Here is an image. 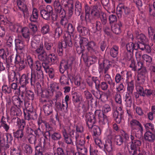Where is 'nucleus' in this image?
<instances>
[{"instance_id":"obj_1","label":"nucleus","mask_w":155,"mask_h":155,"mask_svg":"<svg viewBox=\"0 0 155 155\" xmlns=\"http://www.w3.org/2000/svg\"><path fill=\"white\" fill-rule=\"evenodd\" d=\"M33 64V69L31 70V87H35L36 84L41 82L44 77L41 63L37 61Z\"/></svg>"},{"instance_id":"obj_2","label":"nucleus","mask_w":155,"mask_h":155,"mask_svg":"<svg viewBox=\"0 0 155 155\" xmlns=\"http://www.w3.org/2000/svg\"><path fill=\"white\" fill-rule=\"evenodd\" d=\"M21 32L22 37H19L18 39L15 40L16 49L19 50L23 49L25 46L27 45L30 39V33L29 29L27 27H21Z\"/></svg>"},{"instance_id":"obj_3","label":"nucleus","mask_w":155,"mask_h":155,"mask_svg":"<svg viewBox=\"0 0 155 155\" xmlns=\"http://www.w3.org/2000/svg\"><path fill=\"white\" fill-rule=\"evenodd\" d=\"M19 78L20 88H22L24 91H25L27 89V85L29 83L30 81L31 82L30 74L28 73L23 74L20 76L19 73L14 72L13 75H10L8 76L9 81L11 82L14 81L15 79L16 81H18Z\"/></svg>"},{"instance_id":"obj_4","label":"nucleus","mask_w":155,"mask_h":155,"mask_svg":"<svg viewBox=\"0 0 155 155\" xmlns=\"http://www.w3.org/2000/svg\"><path fill=\"white\" fill-rule=\"evenodd\" d=\"M88 51V59L89 62H91L93 64L97 61V54L98 53V47L95 43L94 41L89 42L86 46Z\"/></svg>"},{"instance_id":"obj_5","label":"nucleus","mask_w":155,"mask_h":155,"mask_svg":"<svg viewBox=\"0 0 155 155\" xmlns=\"http://www.w3.org/2000/svg\"><path fill=\"white\" fill-rule=\"evenodd\" d=\"M91 116L88 114L86 117V125L87 126L89 131H91L93 133L94 136L96 137H98L101 134V130L100 128L97 126L94 125L96 123V119L93 117L92 114Z\"/></svg>"},{"instance_id":"obj_6","label":"nucleus","mask_w":155,"mask_h":155,"mask_svg":"<svg viewBox=\"0 0 155 155\" xmlns=\"http://www.w3.org/2000/svg\"><path fill=\"white\" fill-rule=\"evenodd\" d=\"M137 134H130V149L129 150V153L131 155H137L138 152H140V147L141 145V141L137 138Z\"/></svg>"},{"instance_id":"obj_7","label":"nucleus","mask_w":155,"mask_h":155,"mask_svg":"<svg viewBox=\"0 0 155 155\" xmlns=\"http://www.w3.org/2000/svg\"><path fill=\"white\" fill-rule=\"evenodd\" d=\"M0 57L3 60L4 64H6L7 71L9 72L11 68L13 66V60L15 55L9 54L8 52L6 53L4 49L1 48L0 49Z\"/></svg>"},{"instance_id":"obj_8","label":"nucleus","mask_w":155,"mask_h":155,"mask_svg":"<svg viewBox=\"0 0 155 155\" xmlns=\"http://www.w3.org/2000/svg\"><path fill=\"white\" fill-rule=\"evenodd\" d=\"M91 15L95 19L100 18L102 28V26L104 27L107 23V20L106 14L98 10L97 5L92 7Z\"/></svg>"},{"instance_id":"obj_9","label":"nucleus","mask_w":155,"mask_h":155,"mask_svg":"<svg viewBox=\"0 0 155 155\" xmlns=\"http://www.w3.org/2000/svg\"><path fill=\"white\" fill-rule=\"evenodd\" d=\"M80 19L82 21H85L86 23L90 22L92 24V29L93 30V32L95 33L97 31L101 32L102 29V25L100 21H95V20L91 19L89 16L87 17L85 14V16H84L83 13H81L80 16Z\"/></svg>"},{"instance_id":"obj_10","label":"nucleus","mask_w":155,"mask_h":155,"mask_svg":"<svg viewBox=\"0 0 155 155\" xmlns=\"http://www.w3.org/2000/svg\"><path fill=\"white\" fill-rule=\"evenodd\" d=\"M71 36V35H68L67 36H65L64 39V43L60 41L58 42L57 50L58 55L59 56H61L63 55L64 48H66L67 46L71 47L73 45Z\"/></svg>"},{"instance_id":"obj_11","label":"nucleus","mask_w":155,"mask_h":155,"mask_svg":"<svg viewBox=\"0 0 155 155\" xmlns=\"http://www.w3.org/2000/svg\"><path fill=\"white\" fill-rule=\"evenodd\" d=\"M88 114L90 116H91L92 114H93V117L96 119V122H97V118H98L99 123L102 124H104L106 123H108V117L107 116L104 114L101 110H96L94 112V114L91 112L86 113L85 114V121H86V117Z\"/></svg>"},{"instance_id":"obj_12","label":"nucleus","mask_w":155,"mask_h":155,"mask_svg":"<svg viewBox=\"0 0 155 155\" xmlns=\"http://www.w3.org/2000/svg\"><path fill=\"white\" fill-rule=\"evenodd\" d=\"M130 125L131 129L130 134H134L135 130L138 133V137H141L143 134V127L141 123L136 119H133L130 121Z\"/></svg>"},{"instance_id":"obj_13","label":"nucleus","mask_w":155,"mask_h":155,"mask_svg":"<svg viewBox=\"0 0 155 155\" xmlns=\"http://www.w3.org/2000/svg\"><path fill=\"white\" fill-rule=\"evenodd\" d=\"M35 91L38 95H41V100L43 102H48V100H49L48 98L53 95L52 91H51L48 88V90H42L40 87L35 89Z\"/></svg>"},{"instance_id":"obj_14","label":"nucleus","mask_w":155,"mask_h":155,"mask_svg":"<svg viewBox=\"0 0 155 155\" xmlns=\"http://www.w3.org/2000/svg\"><path fill=\"white\" fill-rule=\"evenodd\" d=\"M98 71L100 77L103 75L104 73H107L110 67L112 66V62L108 60H104L101 63H99Z\"/></svg>"},{"instance_id":"obj_15","label":"nucleus","mask_w":155,"mask_h":155,"mask_svg":"<svg viewBox=\"0 0 155 155\" xmlns=\"http://www.w3.org/2000/svg\"><path fill=\"white\" fill-rule=\"evenodd\" d=\"M86 82L91 89L97 90L100 82L99 78L96 76H92L86 79Z\"/></svg>"},{"instance_id":"obj_16","label":"nucleus","mask_w":155,"mask_h":155,"mask_svg":"<svg viewBox=\"0 0 155 155\" xmlns=\"http://www.w3.org/2000/svg\"><path fill=\"white\" fill-rule=\"evenodd\" d=\"M24 114L25 119L28 121L34 120L37 117V115L31 106L28 107L26 108V110H24Z\"/></svg>"},{"instance_id":"obj_17","label":"nucleus","mask_w":155,"mask_h":155,"mask_svg":"<svg viewBox=\"0 0 155 155\" xmlns=\"http://www.w3.org/2000/svg\"><path fill=\"white\" fill-rule=\"evenodd\" d=\"M74 59L71 58L68 60H62L60 62L59 67L60 72L63 74L64 71L70 68H71Z\"/></svg>"},{"instance_id":"obj_18","label":"nucleus","mask_w":155,"mask_h":155,"mask_svg":"<svg viewBox=\"0 0 155 155\" xmlns=\"http://www.w3.org/2000/svg\"><path fill=\"white\" fill-rule=\"evenodd\" d=\"M93 95L97 99L100 100L103 102H106L108 99L107 94L101 91H96L95 89L91 90Z\"/></svg>"},{"instance_id":"obj_19","label":"nucleus","mask_w":155,"mask_h":155,"mask_svg":"<svg viewBox=\"0 0 155 155\" xmlns=\"http://www.w3.org/2000/svg\"><path fill=\"white\" fill-rule=\"evenodd\" d=\"M131 74L130 72L127 71H122L120 73H117L115 77V80L117 83H122L125 80L126 76L127 78Z\"/></svg>"},{"instance_id":"obj_20","label":"nucleus","mask_w":155,"mask_h":155,"mask_svg":"<svg viewBox=\"0 0 155 155\" xmlns=\"http://www.w3.org/2000/svg\"><path fill=\"white\" fill-rule=\"evenodd\" d=\"M15 61L13 62L16 65L18 64L19 70L20 71L24 69L26 67L27 64V62L24 59L21 58L19 55L16 54L15 55Z\"/></svg>"},{"instance_id":"obj_21","label":"nucleus","mask_w":155,"mask_h":155,"mask_svg":"<svg viewBox=\"0 0 155 155\" xmlns=\"http://www.w3.org/2000/svg\"><path fill=\"white\" fill-rule=\"evenodd\" d=\"M52 7L50 5H47L46 8L40 10V13L42 17L45 20L50 19L52 15Z\"/></svg>"},{"instance_id":"obj_22","label":"nucleus","mask_w":155,"mask_h":155,"mask_svg":"<svg viewBox=\"0 0 155 155\" xmlns=\"http://www.w3.org/2000/svg\"><path fill=\"white\" fill-rule=\"evenodd\" d=\"M38 128L35 129V126L34 128V130L33 132L34 134L36 135V136L39 137L41 135L43 134L42 131L40 129V126H42V125H44L45 126V127L47 129L48 126H49V124L45 121L41 119H39L38 122Z\"/></svg>"},{"instance_id":"obj_23","label":"nucleus","mask_w":155,"mask_h":155,"mask_svg":"<svg viewBox=\"0 0 155 155\" xmlns=\"http://www.w3.org/2000/svg\"><path fill=\"white\" fill-rule=\"evenodd\" d=\"M46 104L43 106V108L44 113L46 116H48L51 114L52 112V104L53 102L51 100H48Z\"/></svg>"},{"instance_id":"obj_24","label":"nucleus","mask_w":155,"mask_h":155,"mask_svg":"<svg viewBox=\"0 0 155 155\" xmlns=\"http://www.w3.org/2000/svg\"><path fill=\"white\" fill-rule=\"evenodd\" d=\"M44 47L48 52L53 53L56 51V47L54 46L53 43L48 39L44 40Z\"/></svg>"},{"instance_id":"obj_25","label":"nucleus","mask_w":155,"mask_h":155,"mask_svg":"<svg viewBox=\"0 0 155 155\" xmlns=\"http://www.w3.org/2000/svg\"><path fill=\"white\" fill-rule=\"evenodd\" d=\"M53 6L55 12L58 14L61 15H64L65 13V11L62 8V6L58 0H55L54 2Z\"/></svg>"},{"instance_id":"obj_26","label":"nucleus","mask_w":155,"mask_h":155,"mask_svg":"<svg viewBox=\"0 0 155 155\" xmlns=\"http://www.w3.org/2000/svg\"><path fill=\"white\" fill-rule=\"evenodd\" d=\"M129 12V8L123 4H120L118 5L117 9V13L118 17H121L124 12L125 14H127Z\"/></svg>"},{"instance_id":"obj_27","label":"nucleus","mask_w":155,"mask_h":155,"mask_svg":"<svg viewBox=\"0 0 155 155\" xmlns=\"http://www.w3.org/2000/svg\"><path fill=\"white\" fill-rule=\"evenodd\" d=\"M18 95H14L12 97V102L15 106L19 107L23 106L25 104V100L23 98H21Z\"/></svg>"},{"instance_id":"obj_28","label":"nucleus","mask_w":155,"mask_h":155,"mask_svg":"<svg viewBox=\"0 0 155 155\" xmlns=\"http://www.w3.org/2000/svg\"><path fill=\"white\" fill-rule=\"evenodd\" d=\"M35 52L38 54V58L39 60L44 61L47 60L48 55L43 48L42 49H36Z\"/></svg>"},{"instance_id":"obj_29","label":"nucleus","mask_w":155,"mask_h":155,"mask_svg":"<svg viewBox=\"0 0 155 155\" xmlns=\"http://www.w3.org/2000/svg\"><path fill=\"white\" fill-rule=\"evenodd\" d=\"M147 42L143 43H135V48L137 50L140 49L142 51H144L147 53L151 52V48L149 45H147Z\"/></svg>"},{"instance_id":"obj_30","label":"nucleus","mask_w":155,"mask_h":155,"mask_svg":"<svg viewBox=\"0 0 155 155\" xmlns=\"http://www.w3.org/2000/svg\"><path fill=\"white\" fill-rule=\"evenodd\" d=\"M76 50L77 52L79 54H81V58L83 59L84 61L86 62H89L88 59V55L87 54H86L84 53L85 51V49L84 47L80 45L76 47Z\"/></svg>"},{"instance_id":"obj_31","label":"nucleus","mask_w":155,"mask_h":155,"mask_svg":"<svg viewBox=\"0 0 155 155\" xmlns=\"http://www.w3.org/2000/svg\"><path fill=\"white\" fill-rule=\"evenodd\" d=\"M14 137L18 140L25 142L26 140L25 136H24L23 130L18 129L13 133Z\"/></svg>"},{"instance_id":"obj_32","label":"nucleus","mask_w":155,"mask_h":155,"mask_svg":"<svg viewBox=\"0 0 155 155\" xmlns=\"http://www.w3.org/2000/svg\"><path fill=\"white\" fill-rule=\"evenodd\" d=\"M61 132L65 143L68 144L73 145L74 143L72 139L73 138L69 136V134L67 130L65 129L64 128L62 129Z\"/></svg>"},{"instance_id":"obj_33","label":"nucleus","mask_w":155,"mask_h":155,"mask_svg":"<svg viewBox=\"0 0 155 155\" xmlns=\"http://www.w3.org/2000/svg\"><path fill=\"white\" fill-rule=\"evenodd\" d=\"M145 140L149 142L153 143L155 141V133L154 131H147L144 134Z\"/></svg>"},{"instance_id":"obj_34","label":"nucleus","mask_w":155,"mask_h":155,"mask_svg":"<svg viewBox=\"0 0 155 155\" xmlns=\"http://www.w3.org/2000/svg\"><path fill=\"white\" fill-rule=\"evenodd\" d=\"M20 149L22 150L25 154L30 155L31 154L33 149L31 145L25 143H22L20 145Z\"/></svg>"},{"instance_id":"obj_35","label":"nucleus","mask_w":155,"mask_h":155,"mask_svg":"<svg viewBox=\"0 0 155 155\" xmlns=\"http://www.w3.org/2000/svg\"><path fill=\"white\" fill-rule=\"evenodd\" d=\"M103 149L104 151H107L109 153V155H113L111 153L112 151V142L110 139H107L105 140Z\"/></svg>"},{"instance_id":"obj_36","label":"nucleus","mask_w":155,"mask_h":155,"mask_svg":"<svg viewBox=\"0 0 155 155\" xmlns=\"http://www.w3.org/2000/svg\"><path fill=\"white\" fill-rule=\"evenodd\" d=\"M103 76L104 78V81L107 82L110 85L111 87H114L115 85V83L113 81V79H112L111 77L110 74L107 73H104Z\"/></svg>"},{"instance_id":"obj_37","label":"nucleus","mask_w":155,"mask_h":155,"mask_svg":"<svg viewBox=\"0 0 155 155\" xmlns=\"http://www.w3.org/2000/svg\"><path fill=\"white\" fill-rule=\"evenodd\" d=\"M77 28L80 35L85 36L88 34V30L87 28L82 26L80 23H78Z\"/></svg>"},{"instance_id":"obj_38","label":"nucleus","mask_w":155,"mask_h":155,"mask_svg":"<svg viewBox=\"0 0 155 155\" xmlns=\"http://www.w3.org/2000/svg\"><path fill=\"white\" fill-rule=\"evenodd\" d=\"M119 53V47L116 45L112 46L110 49V55L113 58H115L117 57Z\"/></svg>"},{"instance_id":"obj_39","label":"nucleus","mask_w":155,"mask_h":155,"mask_svg":"<svg viewBox=\"0 0 155 155\" xmlns=\"http://www.w3.org/2000/svg\"><path fill=\"white\" fill-rule=\"evenodd\" d=\"M5 39L7 41L6 46L11 48L13 47V41L14 39V36L9 32H7L6 35Z\"/></svg>"},{"instance_id":"obj_40","label":"nucleus","mask_w":155,"mask_h":155,"mask_svg":"<svg viewBox=\"0 0 155 155\" xmlns=\"http://www.w3.org/2000/svg\"><path fill=\"white\" fill-rule=\"evenodd\" d=\"M113 117L117 123L119 124L122 119V116L120 113L116 108L113 109L112 110Z\"/></svg>"},{"instance_id":"obj_41","label":"nucleus","mask_w":155,"mask_h":155,"mask_svg":"<svg viewBox=\"0 0 155 155\" xmlns=\"http://www.w3.org/2000/svg\"><path fill=\"white\" fill-rule=\"evenodd\" d=\"M58 60L57 56L53 53H50L47 56V61L52 64L57 63Z\"/></svg>"},{"instance_id":"obj_42","label":"nucleus","mask_w":155,"mask_h":155,"mask_svg":"<svg viewBox=\"0 0 155 155\" xmlns=\"http://www.w3.org/2000/svg\"><path fill=\"white\" fill-rule=\"evenodd\" d=\"M20 107L16 106H13L11 107L10 109V114L13 116H20L22 114Z\"/></svg>"},{"instance_id":"obj_43","label":"nucleus","mask_w":155,"mask_h":155,"mask_svg":"<svg viewBox=\"0 0 155 155\" xmlns=\"http://www.w3.org/2000/svg\"><path fill=\"white\" fill-rule=\"evenodd\" d=\"M122 27V23L120 22H119L112 27L111 30L114 33L116 34H118L121 32Z\"/></svg>"},{"instance_id":"obj_44","label":"nucleus","mask_w":155,"mask_h":155,"mask_svg":"<svg viewBox=\"0 0 155 155\" xmlns=\"http://www.w3.org/2000/svg\"><path fill=\"white\" fill-rule=\"evenodd\" d=\"M132 95L129 94H126L124 97V99L125 102V105L127 107H130L132 105V99L131 98Z\"/></svg>"},{"instance_id":"obj_45","label":"nucleus","mask_w":155,"mask_h":155,"mask_svg":"<svg viewBox=\"0 0 155 155\" xmlns=\"http://www.w3.org/2000/svg\"><path fill=\"white\" fill-rule=\"evenodd\" d=\"M38 17V14L37 9L34 8L33 9L32 14L31 15L30 17V21L33 22H36Z\"/></svg>"},{"instance_id":"obj_46","label":"nucleus","mask_w":155,"mask_h":155,"mask_svg":"<svg viewBox=\"0 0 155 155\" xmlns=\"http://www.w3.org/2000/svg\"><path fill=\"white\" fill-rule=\"evenodd\" d=\"M72 101L74 104L82 101L83 98L80 94L77 92H74L72 94Z\"/></svg>"},{"instance_id":"obj_47","label":"nucleus","mask_w":155,"mask_h":155,"mask_svg":"<svg viewBox=\"0 0 155 155\" xmlns=\"http://www.w3.org/2000/svg\"><path fill=\"white\" fill-rule=\"evenodd\" d=\"M28 124L25 127V132L28 134H33L32 133L34 130V128L35 125L31 121L29 122Z\"/></svg>"},{"instance_id":"obj_48","label":"nucleus","mask_w":155,"mask_h":155,"mask_svg":"<svg viewBox=\"0 0 155 155\" xmlns=\"http://www.w3.org/2000/svg\"><path fill=\"white\" fill-rule=\"evenodd\" d=\"M65 14L66 13H65V14L64 15H59L61 18L60 21V24L64 27V29L67 27V25L69 24L68 20L65 17Z\"/></svg>"},{"instance_id":"obj_49","label":"nucleus","mask_w":155,"mask_h":155,"mask_svg":"<svg viewBox=\"0 0 155 155\" xmlns=\"http://www.w3.org/2000/svg\"><path fill=\"white\" fill-rule=\"evenodd\" d=\"M134 89V81L131 80L130 81L127 82V92L126 94L132 95Z\"/></svg>"},{"instance_id":"obj_50","label":"nucleus","mask_w":155,"mask_h":155,"mask_svg":"<svg viewBox=\"0 0 155 155\" xmlns=\"http://www.w3.org/2000/svg\"><path fill=\"white\" fill-rule=\"evenodd\" d=\"M67 30V31L69 33L68 35H71L73 36V34L75 32V27L74 25H73L71 23H69L68 25L65 28Z\"/></svg>"},{"instance_id":"obj_51","label":"nucleus","mask_w":155,"mask_h":155,"mask_svg":"<svg viewBox=\"0 0 155 155\" xmlns=\"http://www.w3.org/2000/svg\"><path fill=\"white\" fill-rule=\"evenodd\" d=\"M142 57L143 62H146L147 66L148 67L152 64V58L150 56L144 54L143 55Z\"/></svg>"},{"instance_id":"obj_52","label":"nucleus","mask_w":155,"mask_h":155,"mask_svg":"<svg viewBox=\"0 0 155 155\" xmlns=\"http://www.w3.org/2000/svg\"><path fill=\"white\" fill-rule=\"evenodd\" d=\"M81 4L79 1H77L75 5V13L77 16H79L81 14Z\"/></svg>"},{"instance_id":"obj_53","label":"nucleus","mask_w":155,"mask_h":155,"mask_svg":"<svg viewBox=\"0 0 155 155\" xmlns=\"http://www.w3.org/2000/svg\"><path fill=\"white\" fill-rule=\"evenodd\" d=\"M136 37L138 42L137 43H143L147 42V39L146 38L145 35L143 34H136Z\"/></svg>"},{"instance_id":"obj_54","label":"nucleus","mask_w":155,"mask_h":155,"mask_svg":"<svg viewBox=\"0 0 155 155\" xmlns=\"http://www.w3.org/2000/svg\"><path fill=\"white\" fill-rule=\"evenodd\" d=\"M65 9L68 12L70 16L72 15L74 11V5L72 3H67L65 5Z\"/></svg>"},{"instance_id":"obj_55","label":"nucleus","mask_w":155,"mask_h":155,"mask_svg":"<svg viewBox=\"0 0 155 155\" xmlns=\"http://www.w3.org/2000/svg\"><path fill=\"white\" fill-rule=\"evenodd\" d=\"M22 92H25V97L29 100L33 101L35 97V94L34 92L30 90H26L25 91L22 90Z\"/></svg>"},{"instance_id":"obj_56","label":"nucleus","mask_w":155,"mask_h":155,"mask_svg":"<svg viewBox=\"0 0 155 155\" xmlns=\"http://www.w3.org/2000/svg\"><path fill=\"white\" fill-rule=\"evenodd\" d=\"M26 138L30 143L34 144L35 147L37 146L36 145L37 140L36 136L33 134H28Z\"/></svg>"},{"instance_id":"obj_57","label":"nucleus","mask_w":155,"mask_h":155,"mask_svg":"<svg viewBox=\"0 0 155 155\" xmlns=\"http://www.w3.org/2000/svg\"><path fill=\"white\" fill-rule=\"evenodd\" d=\"M108 83L105 81L100 82L96 91H101L100 89L103 91H107L109 87Z\"/></svg>"},{"instance_id":"obj_58","label":"nucleus","mask_w":155,"mask_h":155,"mask_svg":"<svg viewBox=\"0 0 155 155\" xmlns=\"http://www.w3.org/2000/svg\"><path fill=\"white\" fill-rule=\"evenodd\" d=\"M114 141L116 145L120 146L124 142V139L121 136L117 135L115 136L114 137Z\"/></svg>"},{"instance_id":"obj_59","label":"nucleus","mask_w":155,"mask_h":155,"mask_svg":"<svg viewBox=\"0 0 155 155\" xmlns=\"http://www.w3.org/2000/svg\"><path fill=\"white\" fill-rule=\"evenodd\" d=\"M133 108L134 114L140 116H142L144 114L143 110L140 107L133 105Z\"/></svg>"},{"instance_id":"obj_60","label":"nucleus","mask_w":155,"mask_h":155,"mask_svg":"<svg viewBox=\"0 0 155 155\" xmlns=\"http://www.w3.org/2000/svg\"><path fill=\"white\" fill-rule=\"evenodd\" d=\"M69 77H67L64 75H63L60 77V82L61 85H69Z\"/></svg>"},{"instance_id":"obj_61","label":"nucleus","mask_w":155,"mask_h":155,"mask_svg":"<svg viewBox=\"0 0 155 155\" xmlns=\"http://www.w3.org/2000/svg\"><path fill=\"white\" fill-rule=\"evenodd\" d=\"M32 41L31 42V45L33 48L35 49H42L44 47L43 43L36 42V41Z\"/></svg>"},{"instance_id":"obj_62","label":"nucleus","mask_w":155,"mask_h":155,"mask_svg":"<svg viewBox=\"0 0 155 155\" xmlns=\"http://www.w3.org/2000/svg\"><path fill=\"white\" fill-rule=\"evenodd\" d=\"M10 88H11V90L13 89L15 91V94L18 95V93L20 91L22 90V88H20V86L18 88V86L17 83H12L10 85Z\"/></svg>"},{"instance_id":"obj_63","label":"nucleus","mask_w":155,"mask_h":155,"mask_svg":"<svg viewBox=\"0 0 155 155\" xmlns=\"http://www.w3.org/2000/svg\"><path fill=\"white\" fill-rule=\"evenodd\" d=\"M76 139V144L78 147V146L80 145L82 146L85 143L84 139L79 138V135L76 134L75 137Z\"/></svg>"},{"instance_id":"obj_64","label":"nucleus","mask_w":155,"mask_h":155,"mask_svg":"<svg viewBox=\"0 0 155 155\" xmlns=\"http://www.w3.org/2000/svg\"><path fill=\"white\" fill-rule=\"evenodd\" d=\"M0 22H2L4 25L8 26L9 25H11L13 22L10 19H5L3 18L2 15L0 16Z\"/></svg>"}]
</instances>
